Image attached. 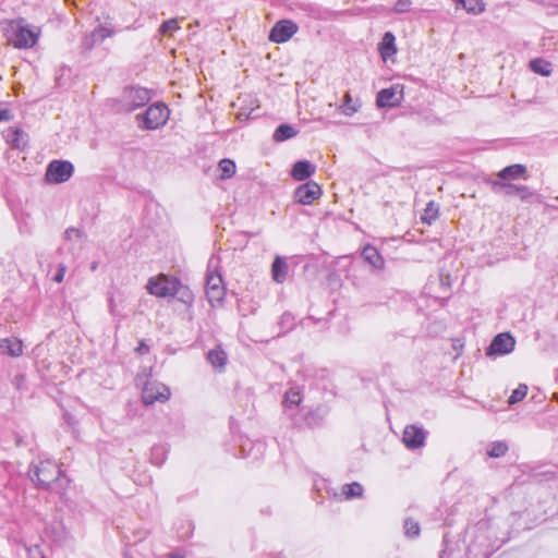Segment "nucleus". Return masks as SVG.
I'll use <instances>...</instances> for the list:
<instances>
[{"instance_id":"31","label":"nucleus","mask_w":558,"mask_h":558,"mask_svg":"<svg viewBox=\"0 0 558 558\" xmlns=\"http://www.w3.org/2000/svg\"><path fill=\"white\" fill-rule=\"evenodd\" d=\"M438 205L435 202L430 201L424 209L422 221L427 225H432L438 217Z\"/></svg>"},{"instance_id":"28","label":"nucleus","mask_w":558,"mask_h":558,"mask_svg":"<svg viewBox=\"0 0 558 558\" xmlns=\"http://www.w3.org/2000/svg\"><path fill=\"white\" fill-rule=\"evenodd\" d=\"M325 415L326 412L322 408H317L313 411H310L306 413L304 417L305 424L310 427L318 426L323 422Z\"/></svg>"},{"instance_id":"11","label":"nucleus","mask_w":558,"mask_h":558,"mask_svg":"<svg viewBox=\"0 0 558 558\" xmlns=\"http://www.w3.org/2000/svg\"><path fill=\"white\" fill-rule=\"evenodd\" d=\"M298 32L295 23L289 20L277 22L270 31L269 39L274 43H286Z\"/></svg>"},{"instance_id":"25","label":"nucleus","mask_w":558,"mask_h":558,"mask_svg":"<svg viewBox=\"0 0 558 558\" xmlns=\"http://www.w3.org/2000/svg\"><path fill=\"white\" fill-rule=\"evenodd\" d=\"M207 360L215 368L222 369L226 365L227 354L220 349H214L207 353Z\"/></svg>"},{"instance_id":"35","label":"nucleus","mask_w":558,"mask_h":558,"mask_svg":"<svg viewBox=\"0 0 558 558\" xmlns=\"http://www.w3.org/2000/svg\"><path fill=\"white\" fill-rule=\"evenodd\" d=\"M508 451V445L505 441H495L488 449L487 454L492 458H500Z\"/></svg>"},{"instance_id":"16","label":"nucleus","mask_w":558,"mask_h":558,"mask_svg":"<svg viewBox=\"0 0 558 558\" xmlns=\"http://www.w3.org/2000/svg\"><path fill=\"white\" fill-rule=\"evenodd\" d=\"M315 172V166L307 160L296 161L291 170V175L296 181H304Z\"/></svg>"},{"instance_id":"4","label":"nucleus","mask_w":558,"mask_h":558,"mask_svg":"<svg viewBox=\"0 0 558 558\" xmlns=\"http://www.w3.org/2000/svg\"><path fill=\"white\" fill-rule=\"evenodd\" d=\"M151 99L150 90L144 87H128L123 90L119 104L120 110L132 112L147 105Z\"/></svg>"},{"instance_id":"30","label":"nucleus","mask_w":558,"mask_h":558,"mask_svg":"<svg viewBox=\"0 0 558 558\" xmlns=\"http://www.w3.org/2000/svg\"><path fill=\"white\" fill-rule=\"evenodd\" d=\"M359 108L360 104L357 101H354L349 93H345L343 97V102L340 106L341 112L347 117H351L355 112H357Z\"/></svg>"},{"instance_id":"39","label":"nucleus","mask_w":558,"mask_h":558,"mask_svg":"<svg viewBox=\"0 0 558 558\" xmlns=\"http://www.w3.org/2000/svg\"><path fill=\"white\" fill-rule=\"evenodd\" d=\"M28 551V558H46L44 549L40 545H33L27 548Z\"/></svg>"},{"instance_id":"6","label":"nucleus","mask_w":558,"mask_h":558,"mask_svg":"<svg viewBox=\"0 0 558 558\" xmlns=\"http://www.w3.org/2000/svg\"><path fill=\"white\" fill-rule=\"evenodd\" d=\"M178 279L165 275L149 278L146 289L148 293L158 298L171 296L175 293Z\"/></svg>"},{"instance_id":"7","label":"nucleus","mask_w":558,"mask_h":558,"mask_svg":"<svg viewBox=\"0 0 558 558\" xmlns=\"http://www.w3.org/2000/svg\"><path fill=\"white\" fill-rule=\"evenodd\" d=\"M170 397V389L156 380H147L142 390V400L146 405L155 402H166Z\"/></svg>"},{"instance_id":"40","label":"nucleus","mask_w":558,"mask_h":558,"mask_svg":"<svg viewBox=\"0 0 558 558\" xmlns=\"http://www.w3.org/2000/svg\"><path fill=\"white\" fill-rule=\"evenodd\" d=\"M64 236L69 241H81L82 232L75 228H69L64 232Z\"/></svg>"},{"instance_id":"42","label":"nucleus","mask_w":558,"mask_h":558,"mask_svg":"<svg viewBox=\"0 0 558 558\" xmlns=\"http://www.w3.org/2000/svg\"><path fill=\"white\" fill-rule=\"evenodd\" d=\"M65 271H66V266H65L64 264H60V265L58 266V272H57V275L54 276L53 280H54L56 282H59V283H60V282H62L63 278H64V276H65Z\"/></svg>"},{"instance_id":"22","label":"nucleus","mask_w":558,"mask_h":558,"mask_svg":"<svg viewBox=\"0 0 558 558\" xmlns=\"http://www.w3.org/2000/svg\"><path fill=\"white\" fill-rule=\"evenodd\" d=\"M302 401L301 391L296 387H291L286 393L283 398V405L287 411H292L296 409Z\"/></svg>"},{"instance_id":"33","label":"nucleus","mask_w":558,"mask_h":558,"mask_svg":"<svg viewBox=\"0 0 558 558\" xmlns=\"http://www.w3.org/2000/svg\"><path fill=\"white\" fill-rule=\"evenodd\" d=\"M342 494L345 496L347 499L361 497L363 495V487L357 482L345 484L342 486Z\"/></svg>"},{"instance_id":"12","label":"nucleus","mask_w":558,"mask_h":558,"mask_svg":"<svg viewBox=\"0 0 558 558\" xmlns=\"http://www.w3.org/2000/svg\"><path fill=\"white\" fill-rule=\"evenodd\" d=\"M320 194H322L320 186L314 181H308L305 184L300 185L295 190L294 197L299 203H301L303 205H310L316 198H318L320 196Z\"/></svg>"},{"instance_id":"8","label":"nucleus","mask_w":558,"mask_h":558,"mask_svg":"<svg viewBox=\"0 0 558 558\" xmlns=\"http://www.w3.org/2000/svg\"><path fill=\"white\" fill-rule=\"evenodd\" d=\"M73 171L74 168L70 161L53 160L47 167L46 180L50 183H63L72 177Z\"/></svg>"},{"instance_id":"1","label":"nucleus","mask_w":558,"mask_h":558,"mask_svg":"<svg viewBox=\"0 0 558 558\" xmlns=\"http://www.w3.org/2000/svg\"><path fill=\"white\" fill-rule=\"evenodd\" d=\"M4 31L8 43L17 49L34 47L40 36V28L27 24L24 19L10 21Z\"/></svg>"},{"instance_id":"44","label":"nucleus","mask_w":558,"mask_h":558,"mask_svg":"<svg viewBox=\"0 0 558 558\" xmlns=\"http://www.w3.org/2000/svg\"><path fill=\"white\" fill-rule=\"evenodd\" d=\"M148 351H149V348L144 340H142L140 342L138 347L135 349V352L138 354H146V353H148Z\"/></svg>"},{"instance_id":"24","label":"nucleus","mask_w":558,"mask_h":558,"mask_svg":"<svg viewBox=\"0 0 558 558\" xmlns=\"http://www.w3.org/2000/svg\"><path fill=\"white\" fill-rule=\"evenodd\" d=\"M298 131L293 126L289 124H280L274 133V140L276 142H283L294 137Z\"/></svg>"},{"instance_id":"18","label":"nucleus","mask_w":558,"mask_h":558,"mask_svg":"<svg viewBox=\"0 0 558 558\" xmlns=\"http://www.w3.org/2000/svg\"><path fill=\"white\" fill-rule=\"evenodd\" d=\"M378 49L384 60H387L397 52L396 37L391 32H386L384 34Z\"/></svg>"},{"instance_id":"23","label":"nucleus","mask_w":558,"mask_h":558,"mask_svg":"<svg viewBox=\"0 0 558 558\" xmlns=\"http://www.w3.org/2000/svg\"><path fill=\"white\" fill-rule=\"evenodd\" d=\"M526 169L522 165H511L500 170L497 177L500 180L518 179L524 175Z\"/></svg>"},{"instance_id":"27","label":"nucleus","mask_w":558,"mask_h":558,"mask_svg":"<svg viewBox=\"0 0 558 558\" xmlns=\"http://www.w3.org/2000/svg\"><path fill=\"white\" fill-rule=\"evenodd\" d=\"M171 296L177 298L180 302L186 305H191L194 301L192 291L187 287L183 286L179 280L178 287H175V293H173Z\"/></svg>"},{"instance_id":"15","label":"nucleus","mask_w":558,"mask_h":558,"mask_svg":"<svg viewBox=\"0 0 558 558\" xmlns=\"http://www.w3.org/2000/svg\"><path fill=\"white\" fill-rule=\"evenodd\" d=\"M4 137L16 149H24L28 142V135L19 128H9L4 133Z\"/></svg>"},{"instance_id":"5","label":"nucleus","mask_w":558,"mask_h":558,"mask_svg":"<svg viewBox=\"0 0 558 558\" xmlns=\"http://www.w3.org/2000/svg\"><path fill=\"white\" fill-rule=\"evenodd\" d=\"M206 295L213 307L220 305L225 300L226 288L219 272L208 271L206 275Z\"/></svg>"},{"instance_id":"9","label":"nucleus","mask_w":558,"mask_h":558,"mask_svg":"<svg viewBox=\"0 0 558 558\" xmlns=\"http://www.w3.org/2000/svg\"><path fill=\"white\" fill-rule=\"evenodd\" d=\"M514 345L515 340L510 333H498L494 337L489 347L486 349V355L494 356L509 354L513 351Z\"/></svg>"},{"instance_id":"20","label":"nucleus","mask_w":558,"mask_h":558,"mask_svg":"<svg viewBox=\"0 0 558 558\" xmlns=\"http://www.w3.org/2000/svg\"><path fill=\"white\" fill-rule=\"evenodd\" d=\"M494 185L502 187L507 195H518L522 201L533 196V192L526 185H515L510 183L500 184L499 182H495Z\"/></svg>"},{"instance_id":"45","label":"nucleus","mask_w":558,"mask_h":558,"mask_svg":"<svg viewBox=\"0 0 558 558\" xmlns=\"http://www.w3.org/2000/svg\"><path fill=\"white\" fill-rule=\"evenodd\" d=\"M168 558H185V556L180 551H173L168 555Z\"/></svg>"},{"instance_id":"36","label":"nucleus","mask_w":558,"mask_h":558,"mask_svg":"<svg viewBox=\"0 0 558 558\" xmlns=\"http://www.w3.org/2000/svg\"><path fill=\"white\" fill-rule=\"evenodd\" d=\"M527 392V387L525 385H519L517 389L512 391V393L509 397L508 403L514 404L519 401H521Z\"/></svg>"},{"instance_id":"3","label":"nucleus","mask_w":558,"mask_h":558,"mask_svg":"<svg viewBox=\"0 0 558 558\" xmlns=\"http://www.w3.org/2000/svg\"><path fill=\"white\" fill-rule=\"evenodd\" d=\"M138 126L143 130H156L165 125L169 119V109L163 104L150 105L144 114L136 117Z\"/></svg>"},{"instance_id":"32","label":"nucleus","mask_w":558,"mask_h":558,"mask_svg":"<svg viewBox=\"0 0 558 558\" xmlns=\"http://www.w3.org/2000/svg\"><path fill=\"white\" fill-rule=\"evenodd\" d=\"M404 535L409 538H415L421 533V527L417 521L412 518H407L403 523Z\"/></svg>"},{"instance_id":"17","label":"nucleus","mask_w":558,"mask_h":558,"mask_svg":"<svg viewBox=\"0 0 558 558\" xmlns=\"http://www.w3.org/2000/svg\"><path fill=\"white\" fill-rule=\"evenodd\" d=\"M362 258L368 263L374 269H383L385 266V260L383 256L379 254L376 247L372 245H366L362 250L361 253Z\"/></svg>"},{"instance_id":"46","label":"nucleus","mask_w":558,"mask_h":558,"mask_svg":"<svg viewBox=\"0 0 558 558\" xmlns=\"http://www.w3.org/2000/svg\"><path fill=\"white\" fill-rule=\"evenodd\" d=\"M109 307H110V312L113 313L114 312V303H113L112 299L109 300Z\"/></svg>"},{"instance_id":"34","label":"nucleus","mask_w":558,"mask_h":558,"mask_svg":"<svg viewBox=\"0 0 558 558\" xmlns=\"http://www.w3.org/2000/svg\"><path fill=\"white\" fill-rule=\"evenodd\" d=\"M462 8L469 13L478 14L484 11L482 0H458Z\"/></svg>"},{"instance_id":"29","label":"nucleus","mask_w":558,"mask_h":558,"mask_svg":"<svg viewBox=\"0 0 558 558\" xmlns=\"http://www.w3.org/2000/svg\"><path fill=\"white\" fill-rule=\"evenodd\" d=\"M530 68L533 72L543 76H549L551 74V64L543 59H534L530 62Z\"/></svg>"},{"instance_id":"38","label":"nucleus","mask_w":558,"mask_h":558,"mask_svg":"<svg viewBox=\"0 0 558 558\" xmlns=\"http://www.w3.org/2000/svg\"><path fill=\"white\" fill-rule=\"evenodd\" d=\"M412 5V0H398L396 5L393 7L395 13H405L409 12Z\"/></svg>"},{"instance_id":"37","label":"nucleus","mask_w":558,"mask_h":558,"mask_svg":"<svg viewBox=\"0 0 558 558\" xmlns=\"http://www.w3.org/2000/svg\"><path fill=\"white\" fill-rule=\"evenodd\" d=\"M179 28L178 21L175 19H170L165 21L159 28L161 35H166L172 33Z\"/></svg>"},{"instance_id":"13","label":"nucleus","mask_w":558,"mask_h":558,"mask_svg":"<svg viewBox=\"0 0 558 558\" xmlns=\"http://www.w3.org/2000/svg\"><path fill=\"white\" fill-rule=\"evenodd\" d=\"M426 433L422 427L409 425L403 430L402 441L409 449H417L425 442Z\"/></svg>"},{"instance_id":"26","label":"nucleus","mask_w":558,"mask_h":558,"mask_svg":"<svg viewBox=\"0 0 558 558\" xmlns=\"http://www.w3.org/2000/svg\"><path fill=\"white\" fill-rule=\"evenodd\" d=\"M235 163L231 159H222L218 163L219 179H230L235 173Z\"/></svg>"},{"instance_id":"10","label":"nucleus","mask_w":558,"mask_h":558,"mask_svg":"<svg viewBox=\"0 0 558 558\" xmlns=\"http://www.w3.org/2000/svg\"><path fill=\"white\" fill-rule=\"evenodd\" d=\"M403 99V89L399 84L392 85L389 88L381 89L376 99V104L380 108L396 107L401 104Z\"/></svg>"},{"instance_id":"41","label":"nucleus","mask_w":558,"mask_h":558,"mask_svg":"<svg viewBox=\"0 0 558 558\" xmlns=\"http://www.w3.org/2000/svg\"><path fill=\"white\" fill-rule=\"evenodd\" d=\"M151 461L155 464H161L163 461V449L162 447H154L151 450Z\"/></svg>"},{"instance_id":"43","label":"nucleus","mask_w":558,"mask_h":558,"mask_svg":"<svg viewBox=\"0 0 558 558\" xmlns=\"http://www.w3.org/2000/svg\"><path fill=\"white\" fill-rule=\"evenodd\" d=\"M13 118L11 110L7 108H0V122L10 121Z\"/></svg>"},{"instance_id":"2","label":"nucleus","mask_w":558,"mask_h":558,"mask_svg":"<svg viewBox=\"0 0 558 558\" xmlns=\"http://www.w3.org/2000/svg\"><path fill=\"white\" fill-rule=\"evenodd\" d=\"M61 473V469L53 461L44 460L29 470V477L38 486L50 488Z\"/></svg>"},{"instance_id":"14","label":"nucleus","mask_w":558,"mask_h":558,"mask_svg":"<svg viewBox=\"0 0 558 558\" xmlns=\"http://www.w3.org/2000/svg\"><path fill=\"white\" fill-rule=\"evenodd\" d=\"M113 31L105 27L99 26L95 28L90 34L86 35L82 40V47L85 50L93 49L96 45L101 44L106 38L113 35Z\"/></svg>"},{"instance_id":"21","label":"nucleus","mask_w":558,"mask_h":558,"mask_svg":"<svg viewBox=\"0 0 558 558\" xmlns=\"http://www.w3.org/2000/svg\"><path fill=\"white\" fill-rule=\"evenodd\" d=\"M0 349L13 357L21 356L23 354V343L17 338H4L0 340Z\"/></svg>"},{"instance_id":"47","label":"nucleus","mask_w":558,"mask_h":558,"mask_svg":"<svg viewBox=\"0 0 558 558\" xmlns=\"http://www.w3.org/2000/svg\"><path fill=\"white\" fill-rule=\"evenodd\" d=\"M124 558H131V557H129L128 555H125V557H124Z\"/></svg>"},{"instance_id":"19","label":"nucleus","mask_w":558,"mask_h":558,"mask_svg":"<svg viewBox=\"0 0 558 558\" xmlns=\"http://www.w3.org/2000/svg\"><path fill=\"white\" fill-rule=\"evenodd\" d=\"M288 275V264L281 256H276L271 265V276L274 281L282 283L286 281Z\"/></svg>"}]
</instances>
